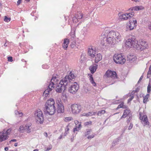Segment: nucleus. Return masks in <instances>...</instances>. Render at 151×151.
<instances>
[{
    "label": "nucleus",
    "mask_w": 151,
    "mask_h": 151,
    "mask_svg": "<svg viewBox=\"0 0 151 151\" xmlns=\"http://www.w3.org/2000/svg\"><path fill=\"white\" fill-rule=\"evenodd\" d=\"M148 28L151 31V24H150L148 26Z\"/></svg>",
    "instance_id": "603ef678"
},
{
    "label": "nucleus",
    "mask_w": 151,
    "mask_h": 151,
    "mask_svg": "<svg viewBox=\"0 0 151 151\" xmlns=\"http://www.w3.org/2000/svg\"><path fill=\"white\" fill-rule=\"evenodd\" d=\"M121 36L117 31H111L107 36L106 41L105 42H101L103 45L106 46L109 45H114L121 41Z\"/></svg>",
    "instance_id": "f257e3e1"
},
{
    "label": "nucleus",
    "mask_w": 151,
    "mask_h": 151,
    "mask_svg": "<svg viewBox=\"0 0 151 151\" xmlns=\"http://www.w3.org/2000/svg\"><path fill=\"white\" fill-rule=\"evenodd\" d=\"M137 26V21L136 19L130 20L127 23L126 30L127 31H131L136 28Z\"/></svg>",
    "instance_id": "6e6552de"
},
{
    "label": "nucleus",
    "mask_w": 151,
    "mask_h": 151,
    "mask_svg": "<svg viewBox=\"0 0 151 151\" xmlns=\"http://www.w3.org/2000/svg\"><path fill=\"white\" fill-rule=\"evenodd\" d=\"M22 0H18L17 2V5L18 6L22 2Z\"/></svg>",
    "instance_id": "de8ad7c7"
},
{
    "label": "nucleus",
    "mask_w": 151,
    "mask_h": 151,
    "mask_svg": "<svg viewBox=\"0 0 151 151\" xmlns=\"http://www.w3.org/2000/svg\"><path fill=\"white\" fill-rule=\"evenodd\" d=\"M96 112H94L93 113H92V115H94L96 114Z\"/></svg>",
    "instance_id": "bf43d9fd"
},
{
    "label": "nucleus",
    "mask_w": 151,
    "mask_h": 151,
    "mask_svg": "<svg viewBox=\"0 0 151 151\" xmlns=\"http://www.w3.org/2000/svg\"><path fill=\"white\" fill-rule=\"evenodd\" d=\"M68 84V83L65 80L63 79L60 82L59 84L57 86L56 91L57 92L60 93L62 91H64Z\"/></svg>",
    "instance_id": "0eeeda50"
},
{
    "label": "nucleus",
    "mask_w": 151,
    "mask_h": 151,
    "mask_svg": "<svg viewBox=\"0 0 151 151\" xmlns=\"http://www.w3.org/2000/svg\"><path fill=\"white\" fill-rule=\"evenodd\" d=\"M71 108L72 113L75 114L79 113L81 111V106L77 104H74L72 105Z\"/></svg>",
    "instance_id": "4468645a"
},
{
    "label": "nucleus",
    "mask_w": 151,
    "mask_h": 151,
    "mask_svg": "<svg viewBox=\"0 0 151 151\" xmlns=\"http://www.w3.org/2000/svg\"><path fill=\"white\" fill-rule=\"evenodd\" d=\"M102 59V55L100 53L97 54L95 58V62L97 63L100 61Z\"/></svg>",
    "instance_id": "5701e85b"
},
{
    "label": "nucleus",
    "mask_w": 151,
    "mask_h": 151,
    "mask_svg": "<svg viewBox=\"0 0 151 151\" xmlns=\"http://www.w3.org/2000/svg\"><path fill=\"white\" fill-rule=\"evenodd\" d=\"M131 111L129 109L127 108L124 111V112L122 115L121 117V119L125 118L129 116L131 114Z\"/></svg>",
    "instance_id": "f3484780"
},
{
    "label": "nucleus",
    "mask_w": 151,
    "mask_h": 151,
    "mask_svg": "<svg viewBox=\"0 0 151 151\" xmlns=\"http://www.w3.org/2000/svg\"><path fill=\"white\" fill-rule=\"evenodd\" d=\"M57 111L58 113H63L64 112V108L63 102L60 99L56 101Z\"/></svg>",
    "instance_id": "ddd939ff"
},
{
    "label": "nucleus",
    "mask_w": 151,
    "mask_h": 151,
    "mask_svg": "<svg viewBox=\"0 0 151 151\" xmlns=\"http://www.w3.org/2000/svg\"><path fill=\"white\" fill-rule=\"evenodd\" d=\"M69 125L67 126L65 129V132L64 134H65V135H66L67 134L69 133Z\"/></svg>",
    "instance_id": "f704fd0d"
},
{
    "label": "nucleus",
    "mask_w": 151,
    "mask_h": 151,
    "mask_svg": "<svg viewBox=\"0 0 151 151\" xmlns=\"http://www.w3.org/2000/svg\"><path fill=\"white\" fill-rule=\"evenodd\" d=\"M25 1H29V0H25Z\"/></svg>",
    "instance_id": "0e129e2a"
},
{
    "label": "nucleus",
    "mask_w": 151,
    "mask_h": 151,
    "mask_svg": "<svg viewBox=\"0 0 151 151\" xmlns=\"http://www.w3.org/2000/svg\"><path fill=\"white\" fill-rule=\"evenodd\" d=\"M44 136H45L46 137H47L48 135L47 133L46 132H44Z\"/></svg>",
    "instance_id": "864d4df0"
},
{
    "label": "nucleus",
    "mask_w": 151,
    "mask_h": 151,
    "mask_svg": "<svg viewBox=\"0 0 151 151\" xmlns=\"http://www.w3.org/2000/svg\"><path fill=\"white\" fill-rule=\"evenodd\" d=\"M54 99L52 98L48 99L45 102L44 107V111L50 115L54 114L56 111Z\"/></svg>",
    "instance_id": "f03ea898"
},
{
    "label": "nucleus",
    "mask_w": 151,
    "mask_h": 151,
    "mask_svg": "<svg viewBox=\"0 0 151 151\" xmlns=\"http://www.w3.org/2000/svg\"><path fill=\"white\" fill-rule=\"evenodd\" d=\"M137 43V41L134 37H132L126 40L125 45L126 47H136V45Z\"/></svg>",
    "instance_id": "1a4fd4ad"
},
{
    "label": "nucleus",
    "mask_w": 151,
    "mask_h": 151,
    "mask_svg": "<svg viewBox=\"0 0 151 151\" xmlns=\"http://www.w3.org/2000/svg\"><path fill=\"white\" fill-rule=\"evenodd\" d=\"M25 130V127H24L23 125H21L19 129V131L20 132H24V131Z\"/></svg>",
    "instance_id": "c756f323"
},
{
    "label": "nucleus",
    "mask_w": 151,
    "mask_h": 151,
    "mask_svg": "<svg viewBox=\"0 0 151 151\" xmlns=\"http://www.w3.org/2000/svg\"><path fill=\"white\" fill-rule=\"evenodd\" d=\"M133 124L131 123L128 129L129 130H130V129H131L133 127Z\"/></svg>",
    "instance_id": "8fccbe9b"
},
{
    "label": "nucleus",
    "mask_w": 151,
    "mask_h": 151,
    "mask_svg": "<svg viewBox=\"0 0 151 151\" xmlns=\"http://www.w3.org/2000/svg\"><path fill=\"white\" fill-rule=\"evenodd\" d=\"M55 85H55L54 83L51 82L49 85L48 89H50V91H52V88H54Z\"/></svg>",
    "instance_id": "2f4dec72"
},
{
    "label": "nucleus",
    "mask_w": 151,
    "mask_h": 151,
    "mask_svg": "<svg viewBox=\"0 0 151 151\" xmlns=\"http://www.w3.org/2000/svg\"><path fill=\"white\" fill-rule=\"evenodd\" d=\"M105 112L106 111L105 110H102L98 112L97 115L98 116H101L102 114H105Z\"/></svg>",
    "instance_id": "c9c22d12"
},
{
    "label": "nucleus",
    "mask_w": 151,
    "mask_h": 151,
    "mask_svg": "<svg viewBox=\"0 0 151 151\" xmlns=\"http://www.w3.org/2000/svg\"><path fill=\"white\" fill-rule=\"evenodd\" d=\"M33 151H38V149H35Z\"/></svg>",
    "instance_id": "052dcab7"
},
{
    "label": "nucleus",
    "mask_w": 151,
    "mask_h": 151,
    "mask_svg": "<svg viewBox=\"0 0 151 151\" xmlns=\"http://www.w3.org/2000/svg\"><path fill=\"white\" fill-rule=\"evenodd\" d=\"M81 125L80 124L79 126H75V127L73 129V132H75L76 131H79L81 128Z\"/></svg>",
    "instance_id": "cd10ccee"
},
{
    "label": "nucleus",
    "mask_w": 151,
    "mask_h": 151,
    "mask_svg": "<svg viewBox=\"0 0 151 151\" xmlns=\"http://www.w3.org/2000/svg\"><path fill=\"white\" fill-rule=\"evenodd\" d=\"M96 49L95 48H89L88 49V53L89 55L91 58H94L96 54Z\"/></svg>",
    "instance_id": "dca6fc26"
},
{
    "label": "nucleus",
    "mask_w": 151,
    "mask_h": 151,
    "mask_svg": "<svg viewBox=\"0 0 151 151\" xmlns=\"http://www.w3.org/2000/svg\"><path fill=\"white\" fill-rule=\"evenodd\" d=\"M15 114L18 117H21L23 115L22 112H19L17 111H15Z\"/></svg>",
    "instance_id": "72a5a7b5"
},
{
    "label": "nucleus",
    "mask_w": 151,
    "mask_h": 151,
    "mask_svg": "<svg viewBox=\"0 0 151 151\" xmlns=\"http://www.w3.org/2000/svg\"><path fill=\"white\" fill-rule=\"evenodd\" d=\"M151 85L150 83H149L147 87V92L149 93L151 91Z\"/></svg>",
    "instance_id": "4c0bfd02"
},
{
    "label": "nucleus",
    "mask_w": 151,
    "mask_h": 151,
    "mask_svg": "<svg viewBox=\"0 0 151 151\" xmlns=\"http://www.w3.org/2000/svg\"><path fill=\"white\" fill-rule=\"evenodd\" d=\"M35 116L37 123L42 124L44 122V117L43 113L40 109H37L35 112Z\"/></svg>",
    "instance_id": "39448f33"
},
{
    "label": "nucleus",
    "mask_w": 151,
    "mask_h": 151,
    "mask_svg": "<svg viewBox=\"0 0 151 151\" xmlns=\"http://www.w3.org/2000/svg\"><path fill=\"white\" fill-rule=\"evenodd\" d=\"M127 107H128L127 106L124 105V102H122L118 106V107L116 109H118L121 108L126 109L127 108Z\"/></svg>",
    "instance_id": "a878e982"
},
{
    "label": "nucleus",
    "mask_w": 151,
    "mask_h": 151,
    "mask_svg": "<svg viewBox=\"0 0 151 151\" xmlns=\"http://www.w3.org/2000/svg\"><path fill=\"white\" fill-rule=\"evenodd\" d=\"M74 123L75 124V126H79L80 124L81 125V122L78 121L77 120H76L74 121Z\"/></svg>",
    "instance_id": "58836bf2"
},
{
    "label": "nucleus",
    "mask_w": 151,
    "mask_h": 151,
    "mask_svg": "<svg viewBox=\"0 0 151 151\" xmlns=\"http://www.w3.org/2000/svg\"><path fill=\"white\" fill-rule=\"evenodd\" d=\"M130 97L129 98V99L128 100L127 103H129V102H130L134 98V96L132 95V96H130Z\"/></svg>",
    "instance_id": "79ce46f5"
},
{
    "label": "nucleus",
    "mask_w": 151,
    "mask_h": 151,
    "mask_svg": "<svg viewBox=\"0 0 151 151\" xmlns=\"http://www.w3.org/2000/svg\"><path fill=\"white\" fill-rule=\"evenodd\" d=\"M91 131V129L87 131L85 133V136H86L87 135L89 134Z\"/></svg>",
    "instance_id": "49530a36"
},
{
    "label": "nucleus",
    "mask_w": 151,
    "mask_h": 151,
    "mask_svg": "<svg viewBox=\"0 0 151 151\" xmlns=\"http://www.w3.org/2000/svg\"><path fill=\"white\" fill-rule=\"evenodd\" d=\"M75 78V76L71 72H70L69 75L66 76L65 78H63V79L65 80V81L67 82L68 84V82H70V81L72 79L74 78Z\"/></svg>",
    "instance_id": "6ab92c4d"
},
{
    "label": "nucleus",
    "mask_w": 151,
    "mask_h": 151,
    "mask_svg": "<svg viewBox=\"0 0 151 151\" xmlns=\"http://www.w3.org/2000/svg\"><path fill=\"white\" fill-rule=\"evenodd\" d=\"M79 88L78 84L77 83L75 82L69 87L68 91L70 93L75 94L77 92Z\"/></svg>",
    "instance_id": "9d476101"
},
{
    "label": "nucleus",
    "mask_w": 151,
    "mask_h": 151,
    "mask_svg": "<svg viewBox=\"0 0 151 151\" xmlns=\"http://www.w3.org/2000/svg\"><path fill=\"white\" fill-rule=\"evenodd\" d=\"M4 20L6 22H8L11 20V18H8L6 16H5L4 17Z\"/></svg>",
    "instance_id": "e433bc0d"
},
{
    "label": "nucleus",
    "mask_w": 151,
    "mask_h": 151,
    "mask_svg": "<svg viewBox=\"0 0 151 151\" xmlns=\"http://www.w3.org/2000/svg\"><path fill=\"white\" fill-rule=\"evenodd\" d=\"M142 79V77H140V78L139 80H141Z\"/></svg>",
    "instance_id": "680f3d73"
},
{
    "label": "nucleus",
    "mask_w": 151,
    "mask_h": 151,
    "mask_svg": "<svg viewBox=\"0 0 151 151\" xmlns=\"http://www.w3.org/2000/svg\"><path fill=\"white\" fill-rule=\"evenodd\" d=\"M106 77L111 78L113 80L118 78L117 74L116 72L110 70H108L104 75Z\"/></svg>",
    "instance_id": "f8f14e48"
},
{
    "label": "nucleus",
    "mask_w": 151,
    "mask_h": 151,
    "mask_svg": "<svg viewBox=\"0 0 151 151\" xmlns=\"http://www.w3.org/2000/svg\"><path fill=\"white\" fill-rule=\"evenodd\" d=\"M50 91V90L47 88V89L44 92L43 94V96H45V97H47L49 95L50 91Z\"/></svg>",
    "instance_id": "bb28decb"
},
{
    "label": "nucleus",
    "mask_w": 151,
    "mask_h": 151,
    "mask_svg": "<svg viewBox=\"0 0 151 151\" xmlns=\"http://www.w3.org/2000/svg\"><path fill=\"white\" fill-rule=\"evenodd\" d=\"M149 71H151V65H150L149 69Z\"/></svg>",
    "instance_id": "13d9d810"
},
{
    "label": "nucleus",
    "mask_w": 151,
    "mask_h": 151,
    "mask_svg": "<svg viewBox=\"0 0 151 151\" xmlns=\"http://www.w3.org/2000/svg\"><path fill=\"white\" fill-rule=\"evenodd\" d=\"M69 42L70 40L68 38H66L64 39L62 47L65 50H67Z\"/></svg>",
    "instance_id": "aec40b11"
},
{
    "label": "nucleus",
    "mask_w": 151,
    "mask_h": 151,
    "mask_svg": "<svg viewBox=\"0 0 151 151\" xmlns=\"http://www.w3.org/2000/svg\"><path fill=\"white\" fill-rule=\"evenodd\" d=\"M51 82L53 83H54L55 85H56L57 84L58 80L56 78L53 77L52 78Z\"/></svg>",
    "instance_id": "7c9ffc66"
},
{
    "label": "nucleus",
    "mask_w": 151,
    "mask_h": 151,
    "mask_svg": "<svg viewBox=\"0 0 151 151\" xmlns=\"http://www.w3.org/2000/svg\"><path fill=\"white\" fill-rule=\"evenodd\" d=\"M88 76H89V79L92 85L94 86H96V84L95 82L94 81L92 75L91 74H88Z\"/></svg>",
    "instance_id": "393cba45"
},
{
    "label": "nucleus",
    "mask_w": 151,
    "mask_h": 151,
    "mask_svg": "<svg viewBox=\"0 0 151 151\" xmlns=\"http://www.w3.org/2000/svg\"><path fill=\"white\" fill-rule=\"evenodd\" d=\"M2 5V4L0 2V6H1Z\"/></svg>",
    "instance_id": "e2e57ef3"
},
{
    "label": "nucleus",
    "mask_w": 151,
    "mask_h": 151,
    "mask_svg": "<svg viewBox=\"0 0 151 151\" xmlns=\"http://www.w3.org/2000/svg\"><path fill=\"white\" fill-rule=\"evenodd\" d=\"M92 124V122L91 121L87 122L85 123L84 125L85 126H86L88 125H91Z\"/></svg>",
    "instance_id": "a19ab883"
},
{
    "label": "nucleus",
    "mask_w": 151,
    "mask_h": 151,
    "mask_svg": "<svg viewBox=\"0 0 151 151\" xmlns=\"http://www.w3.org/2000/svg\"><path fill=\"white\" fill-rule=\"evenodd\" d=\"M114 61L116 64L123 65L126 62L125 59L120 54H116L113 56Z\"/></svg>",
    "instance_id": "20e7f679"
},
{
    "label": "nucleus",
    "mask_w": 151,
    "mask_h": 151,
    "mask_svg": "<svg viewBox=\"0 0 151 151\" xmlns=\"http://www.w3.org/2000/svg\"><path fill=\"white\" fill-rule=\"evenodd\" d=\"M52 148V146H50L49 147H47L46 150H45V151H47L51 150Z\"/></svg>",
    "instance_id": "09e8293b"
},
{
    "label": "nucleus",
    "mask_w": 151,
    "mask_h": 151,
    "mask_svg": "<svg viewBox=\"0 0 151 151\" xmlns=\"http://www.w3.org/2000/svg\"><path fill=\"white\" fill-rule=\"evenodd\" d=\"M17 141V140L15 139H14L11 140L10 141V143H11L12 142H16Z\"/></svg>",
    "instance_id": "3c124183"
},
{
    "label": "nucleus",
    "mask_w": 151,
    "mask_h": 151,
    "mask_svg": "<svg viewBox=\"0 0 151 151\" xmlns=\"http://www.w3.org/2000/svg\"><path fill=\"white\" fill-rule=\"evenodd\" d=\"M151 74V71H148L147 73V78H149L150 77V75Z\"/></svg>",
    "instance_id": "a18cd8bd"
},
{
    "label": "nucleus",
    "mask_w": 151,
    "mask_h": 151,
    "mask_svg": "<svg viewBox=\"0 0 151 151\" xmlns=\"http://www.w3.org/2000/svg\"><path fill=\"white\" fill-rule=\"evenodd\" d=\"M83 115L84 116H92V113L90 112H89L87 113H84Z\"/></svg>",
    "instance_id": "ea45409f"
},
{
    "label": "nucleus",
    "mask_w": 151,
    "mask_h": 151,
    "mask_svg": "<svg viewBox=\"0 0 151 151\" xmlns=\"http://www.w3.org/2000/svg\"><path fill=\"white\" fill-rule=\"evenodd\" d=\"M17 145H18V143H16L14 144V146H15V147H17Z\"/></svg>",
    "instance_id": "4d7b16f0"
},
{
    "label": "nucleus",
    "mask_w": 151,
    "mask_h": 151,
    "mask_svg": "<svg viewBox=\"0 0 151 151\" xmlns=\"http://www.w3.org/2000/svg\"><path fill=\"white\" fill-rule=\"evenodd\" d=\"M12 130L11 128H9L6 131L4 130L1 132H0V142L5 141L8 138L9 135Z\"/></svg>",
    "instance_id": "423d86ee"
},
{
    "label": "nucleus",
    "mask_w": 151,
    "mask_h": 151,
    "mask_svg": "<svg viewBox=\"0 0 151 151\" xmlns=\"http://www.w3.org/2000/svg\"><path fill=\"white\" fill-rule=\"evenodd\" d=\"M139 118L142 121L141 122L143 124L144 126L149 124V122L148 121L147 117L146 115H142L141 113L139 114Z\"/></svg>",
    "instance_id": "2eb2a0df"
},
{
    "label": "nucleus",
    "mask_w": 151,
    "mask_h": 151,
    "mask_svg": "<svg viewBox=\"0 0 151 151\" xmlns=\"http://www.w3.org/2000/svg\"><path fill=\"white\" fill-rule=\"evenodd\" d=\"M8 61L9 62H12L13 61L12 57L11 56L8 57L7 58Z\"/></svg>",
    "instance_id": "c03bdc74"
},
{
    "label": "nucleus",
    "mask_w": 151,
    "mask_h": 151,
    "mask_svg": "<svg viewBox=\"0 0 151 151\" xmlns=\"http://www.w3.org/2000/svg\"><path fill=\"white\" fill-rule=\"evenodd\" d=\"M135 91L136 92H137V90H136Z\"/></svg>",
    "instance_id": "69168bd1"
},
{
    "label": "nucleus",
    "mask_w": 151,
    "mask_h": 151,
    "mask_svg": "<svg viewBox=\"0 0 151 151\" xmlns=\"http://www.w3.org/2000/svg\"><path fill=\"white\" fill-rule=\"evenodd\" d=\"M150 95L149 94H147L145 96L143 97V102L144 103H146L148 101V99Z\"/></svg>",
    "instance_id": "c85d7f7f"
},
{
    "label": "nucleus",
    "mask_w": 151,
    "mask_h": 151,
    "mask_svg": "<svg viewBox=\"0 0 151 151\" xmlns=\"http://www.w3.org/2000/svg\"><path fill=\"white\" fill-rule=\"evenodd\" d=\"M134 14V13L133 12L129 13H126L119 15V18L121 20H126L133 17Z\"/></svg>",
    "instance_id": "9b49d317"
},
{
    "label": "nucleus",
    "mask_w": 151,
    "mask_h": 151,
    "mask_svg": "<svg viewBox=\"0 0 151 151\" xmlns=\"http://www.w3.org/2000/svg\"><path fill=\"white\" fill-rule=\"evenodd\" d=\"M32 124L31 123H29L25 125V130L28 133H29L31 132V127Z\"/></svg>",
    "instance_id": "4be33fe9"
},
{
    "label": "nucleus",
    "mask_w": 151,
    "mask_h": 151,
    "mask_svg": "<svg viewBox=\"0 0 151 151\" xmlns=\"http://www.w3.org/2000/svg\"><path fill=\"white\" fill-rule=\"evenodd\" d=\"M97 66L98 65H94L91 66L89 68V70L92 74H93L96 71Z\"/></svg>",
    "instance_id": "412c9836"
},
{
    "label": "nucleus",
    "mask_w": 151,
    "mask_h": 151,
    "mask_svg": "<svg viewBox=\"0 0 151 151\" xmlns=\"http://www.w3.org/2000/svg\"><path fill=\"white\" fill-rule=\"evenodd\" d=\"M143 9V7L142 6H135L133 7L130 8L128 11H137Z\"/></svg>",
    "instance_id": "b1692460"
},
{
    "label": "nucleus",
    "mask_w": 151,
    "mask_h": 151,
    "mask_svg": "<svg viewBox=\"0 0 151 151\" xmlns=\"http://www.w3.org/2000/svg\"><path fill=\"white\" fill-rule=\"evenodd\" d=\"M95 134H93L90 135H88L87 137V138L88 139H91L94 137Z\"/></svg>",
    "instance_id": "37998d69"
},
{
    "label": "nucleus",
    "mask_w": 151,
    "mask_h": 151,
    "mask_svg": "<svg viewBox=\"0 0 151 151\" xmlns=\"http://www.w3.org/2000/svg\"><path fill=\"white\" fill-rule=\"evenodd\" d=\"M132 1H134L135 2H138L139 1V0H132Z\"/></svg>",
    "instance_id": "6e6d98bb"
},
{
    "label": "nucleus",
    "mask_w": 151,
    "mask_h": 151,
    "mask_svg": "<svg viewBox=\"0 0 151 151\" xmlns=\"http://www.w3.org/2000/svg\"><path fill=\"white\" fill-rule=\"evenodd\" d=\"M149 47L148 43L143 40H139L137 41L136 48L138 49L142 50L147 49Z\"/></svg>",
    "instance_id": "7ed1b4c3"
},
{
    "label": "nucleus",
    "mask_w": 151,
    "mask_h": 151,
    "mask_svg": "<svg viewBox=\"0 0 151 151\" xmlns=\"http://www.w3.org/2000/svg\"><path fill=\"white\" fill-rule=\"evenodd\" d=\"M83 14L82 13H78L73 18V21L74 22H77L79 21V20L81 19L83 17Z\"/></svg>",
    "instance_id": "a211bd4d"
},
{
    "label": "nucleus",
    "mask_w": 151,
    "mask_h": 151,
    "mask_svg": "<svg viewBox=\"0 0 151 151\" xmlns=\"http://www.w3.org/2000/svg\"><path fill=\"white\" fill-rule=\"evenodd\" d=\"M4 150L6 151H7L8 150V148L7 147H5L4 148Z\"/></svg>",
    "instance_id": "5fc2aeb1"
},
{
    "label": "nucleus",
    "mask_w": 151,
    "mask_h": 151,
    "mask_svg": "<svg viewBox=\"0 0 151 151\" xmlns=\"http://www.w3.org/2000/svg\"><path fill=\"white\" fill-rule=\"evenodd\" d=\"M73 120V118L70 117H66L64 119V121L65 122H69Z\"/></svg>",
    "instance_id": "473e14b6"
}]
</instances>
